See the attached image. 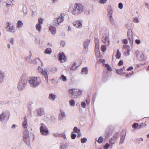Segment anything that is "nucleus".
<instances>
[{
  "instance_id": "nucleus-1",
  "label": "nucleus",
  "mask_w": 149,
  "mask_h": 149,
  "mask_svg": "<svg viewBox=\"0 0 149 149\" xmlns=\"http://www.w3.org/2000/svg\"><path fill=\"white\" fill-rule=\"evenodd\" d=\"M70 10H71L72 15L74 16H78L83 13L84 8L81 4L76 3L70 4Z\"/></svg>"
},
{
  "instance_id": "nucleus-2",
  "label": "nucleus",
  "mask_w": 149,
  "mask_h": 149,
  "mask_svg": "<svg viewBox=\"0 0 149 149\" xmlns=\"http://www.w3.org/2000/svg\"><path fill=\"white\" fill-rule=\"evenodd\" d=\"M28 82L31 87L36 88L40 85L41 80L39 77H29Z\"/></svg>"
},
{
  "instance_id": "nucleus-3",
  "label": "nucleus",
  "mask_w": 149,
  "mask_h": 149,
  "mask_svg": "<svg viewBox=\"0 0 149 149\" xmlns=\"http://www.w3.org/2000/svg\"><path fill=\"white\" fill-rule=\"evenodd\" d=\"M27 79L25 74L22 75L21 79L18 83V89L19 91H22L26 87L27 84Z\"/></svg>"
},
{
  "instance_id": "nucleus-4",
  "label": "nucleus",
  "mask_w": 149,
  "mask_h": 149,
  "mask_svg": "<svg viewBox=\"0 0 149 149\" xmlns=\"http://www.w3.org/2000/svg\"><path fill=\"white\" fill-rule=\"evenodd\" d=\"M82 92L81 90L75 88L70 89L68 91V92L71 95V97L73 99L77 98L82 94Z\"/></svg>"
},
{
  "instance_id": "nucleus-5",
  "label": "nucleus",
  "mask_w": 149,
  "mask_h": 149,
  "mask_svg": "<svg viewBox=\"0 0 149 149\" xmlns=\"http://www.w3.org/2000/svg\"><path fill=\"white\" fill-rule=\"evenodd\" d=\"M65 15V14L61 13L57 18L54 19L53 20L54 24L56 26L60 25L64 21Z\"/></svg>"
},
{
  "instance_id": "nucleus-6",
  "label": "nucleus",
  "mask_w": 149,
  "mask_h": 149,
  "mask_svg": "<svg viewBox=\"0 0 149 149\" xmlns=\"http://www.w3.org/2000/svg\"><path fill=\"white\" fill-rule=\"evenodd\" d=\"M40 134L42 136H46L49 134V131L46 126L42 123L40 125Z\"/></svg>"
},
{
  "instance_id": "nucleus-7",
  "label": "nucleus",
  "mask_w": 149,
  "mask_h": 149,
  "mask_svg": "<svg viewBox=\"0 0 149 149\" xmlns=\"http://www.w3.org/2000/svg\"><path fill=\"white\" fill-rule=\"evenodd\" d=\"M23 139L24 141L28 145L30 143V137L29 136V132L27 131H26L23 133Z\"/></svg>"
},
{
  "instance_id": "nucleus-8",
  "label": "nucleus",
  "mask_w": 149,
  "mask_h": 149,
  "mask_svg": "<svg viewBox=\"0 0 149 149\" xmlns=\"http://www.w3.org/2000/svg\"><path fill=\"white\" fill-rule=\"evenodd\" d=\"M127 37L129 41V42L132 47L133 46V39L132 36V30L131 29H129L127 32Z\"/></svg>"
},
{
  "instance_id": "nucleus-9",
  "label": "nucleus",
  "mask_w": 149,
  "mask_h": 149,
  "mask_svg": "<svg viewBox=\"0 0 149 149\" xmlns=\"http://www.w3.org/2000/svg\"><path fill=\"white\" fill-rule=\"evenodd\" d=\"M6 29L7 31L9 32L13 33L15 31L13 26L9 22H8L7 23Z\"/></svg>"
},
{
  "instance_id": "nucleus-10",
  "label": "nucleus",
  "mask_w": 149,
  "mask_h": 149,
  "mask_svg": "<svg viewBox=\"0 0 149 149\" xmlns=\"http://www.w3.org/2000/svg\"><path fill=\"white\" fill-rule=\"evenodd\" d=\"M8 118L9 117L7 116L5 111H3L0 114V122H3L5 120H8Z\"/></svg>"
},
{
  "instance_id": "nucleus-11",
  "label": "nucleus",
  "mask_w": 149,
  "mask_h": 149,
  "mask_svg": "<svg viewBox=\"0 0 149 149\" xmlns=\"http://www.w3.org/2000/svg\"><path fill=\"white\" fill-rule=\"evenodd\" d=\"M58 59L61 63L64 62L66 60V58L63 53H60L58 55Z\"/></svg>"
},
{
  "instance_id": "nucleus-12",
  "label": "nucleus",
  "mask_w": 149,
  "mask_h": 149,
  "mask_svg": "<svg viewBox=\"0 0 149 149\" xmlns=\"http://www.w3.org/2000/svg\"><path fill=\"white\" fill-rule=\"evenodd\" d=\"M102 40L107 46H108L110 44L109 37L107 35L104 34L103 35Z\"/></svg>"
},
{
  "instance_id": "nucleus-13",
  "label": "nucleus",
  "mask_w": 149,
  "mask_h": 149,
  "mask_svg": "<svg viewBox=\"0 0 149 149\" xmlns=\"http://www.w3.org/2000/svg\"><path fill=\"white\" fill-rule=\"evenodd\" d=\"M57 97V95L55 93H51L49 94L48 98L50 101H54L56 99Z\"/></svg>"
},
{
  "instance_id": "nucleus-14",
  "label": "nucleus",
  "mask_w": 149,
  "mask_h": 149,
  "mask_svg": "<svg viewBox=\"0 0 149 149\" xmlns=\"http://www.w3.org/2000/svg\"><path fill=\"white\" fill-rule=\"evenodd\" d=\"M126 135V132L125 131H123L121 133L120 141L119 143L120 145H121L123 143Z\"/></svg>"
},
{
  "instance_id": "nucleus-15",
  "label": "nucleus",
  "mask_w": 149,
  "mask_h": 149,
  "mask_svg": "<svg viewBox=\"0 0 149 149\" xmlns=\"http://www.w3.org/2000/svg\"><path fill=\"white\" fill-rule=\"evenodd\" d=\"M66 117V114L65 111L62 109L60 110V114L58 117L60 120L63 119Z\"/></svg>"
},
{
  "instance_id": "nucleus-16",
  "label": "nucleus",
  "mask_w": 149,
  "mask_h": 149,
  "mask_svg": "<svg viewBox=\"0 0 149 149\" xmlns=\"http://www.w3.org/2000/svg\"><path fill=\"white\" fill-rule=\"evenodd\" d=\"M118 139L117 136H113L112 137L109 141V143L111 145V148L112 146L114 144Z\"/></svg>"
},
{
  "instance_id": "nucleus-17",
  "label": "nucleus",
  "mask_w": 149,
  "mask_h": 149,
  "mask_svg": "<svg viewBox=\"0 0 149 149\" xmlns=\"http://www.w3.org/2000/svg\"><path fill=\"white\" fill-rule=\"evenodd\" d=\"M73 24L74 26L77 28H81L82 26L81 22L79 20L76 21L74 22Z\"/></svg>"
},
{
  "instance_id": "nucleus-18",
  "label": "nucleus",
  "mask_w": 149,
  "mask_h": 149,
  "mask_svg": "<svg viewBox=\"0 0 149 149\" xmlns=\"http://www.w3.org/2000/svg\"><path fill=\"white\" fill-rule=\"evenodd\" d=\"M38 114L40 116L44 115L45 113L44 110L43 108H40L38 109L37 110Z\"/></svg>"
},
{
  "instance_id": "nucleus-19",
  "label": "nucleus",
  "mask_w": 149,
  "mask_h": 149,
  "mask_svg": "<svg viewBox=\"0 0 149 149\" xmlns=\"http://www.w3.org/2000/svg\"><path fill=\"white\" fill-rule=\"evenodd\" d=\"M41 73L45 77L46 81H47L48 77V74H49V72L47 70H43V71L41 72Z\"/></svg>"
},
{
  "instance_id": "nucleus-20",
  "label": "nucleus",
  "mask_w": 149,
  "mask_h": 149,
  "mask_svg": "<svg viewBox=\"0 0 149 149\" xmlns=\"http://www.w3.org/2000/svg\"><path fill=\"white\" fill-rule=\"evenodd\" d=\"M49 29L53 34H55L56 33V29L55 26L53 25L50 26Z\"/></svg>"
},
{
  "instance_id": "nucleus-21",
  "label": "nucleus",
  "mask_w": 149,
  "mask_h": 149,
  "mask_svg": "<svg viewBox=\"0 0 149 149\" xmlns=\"http://www.w3.org/2000/svg\"><path fill=\"white\" fill-rule=\"evenodd\" d=\"M90 42V40L89 39H87L84 42V45L85 50L87 51L88 50V46Z\"/></svg>"
},
{
  "instance_id": "nucleus-22",
  "label": "nucleus",
  "mask_w": 149,
  "mask_h": 149,
  "mask_svg": "<svg viewBox=\"0 0 149 149\" xmlns=\"http://www.w3.org/2000/svg\"><path fill=\"white\" fill-rule=\"evenodd\" d=\"M124 48L127 49V51L125 52L124 53V54L125 56H127L130 55V46L128 45L124 46Z\"/></svg>"
},
{
  "instance_id": "nucleus-23",
  "label": "nucleus",
  "mask_w": 149,
  "mask_h": 149,
  "mask_svg": "<svg viewBox=\"0 0 149 149\" xmlns=\"http://www.w3.org/2000/svg\"><path fill=\"white\" fill-rule=\"evenodd\" d=\"M5 77L4 73L1 70H0V84L3 81Z\"/></svg>"
},
{
  "instance_id": "nucleus-24",
  "label": "nucleus",
  "mask_w": 149,
  "mask_h": 149,
  "mask_svg": "<svg viewBox=\"0 0 149 149\" xmlns=\"http://www.w3.org/2000/svg\"><path fill=\"white\" fill-rule=\"evenodd\" d=\"M24 119V120L22 124V126L24 128H26L28 126L27 119L26 117H25Z\"/></svg>"
},
{
  "instance_id": "nucleus-25",
  "label": "nucleus",
  "mask_w": 149,
  "mask_h": 149,
  "mask_svg": "<svg viewBox=\"0 0 149 149\" xmlns=\"http://www.w3.org/2000/svg\"><path fill=\"white\" fill-rule=\"evenodd\" d=\"M88 73V68L85 67L82 68L81 70V73L82 74L87 75Z\"/></svg>"
},
{
  "instance_id": "nucleus-26",
  "label": "nucleus",
  "mask_w": 149,
  "mask_h": 149,
  "mask_svg": "<svg viewBox=\"0 0 149 149\" xmlns=\"http://www.w3.org/2000/svg\"><path fill=\"white\" fill-rule=\"evenodd\" d=\"M125 69V67H123L122 68H120V70H117L116 71V72L117 74L119 75H122L123 74H125V72H123V70Z\"/></svg>"
},
{
  "instance_id": "nucleus-27",
  "label": "nucleus",
  "mask_w": 149,
  "mask_h": 149,
  "mask_svg": "<svg viewBox=\"0 0 149 149\" xmlns=\"http://www.w3.org/2000/svg\"><path fill=\"white\" fill-rule=\"evenodd\" d=\"M48 70L49 71V73L53 74L57 72V69L55 67H53L49 68Z\"/></svg>"
},
{
  "instance_id": "nucleus-28",
  "label": "nucleus",
  "mask_w": 149,
  "mask_h": 149,
  "mask_svg": "<svg viewBox=\"0 0 149 149\" xmlns=\"http://www.w3.org/2000/svg\"><path fill=\"white\" fill-rule=\"evenodd\" d=\"M40 62H41V64H42V63L40 59L38 58H36L34 60H32V62L31 64H35L39 63Z\"/></svg>"
},
{
  "instance_id": "nucleus-29",
  "label": "nucleus",
  "mask_w": 149,
  "mask_h": 149,
  "mask_svg": "<svg viewBox=\"0 0 149 149\" xmlns=\"http://www.w3.org/2000/svg\"><path fill=\"white\" fill-rule=\"evenodd\" d=\"M31 55L30 54L29 55L25 57V59L29 63L31 64L32 62V60L31 59Z\"/></svg>"
},
{
  "instance_id": "nucleus-30",
  "label": "nucleus",
  "mask_w": 149,
  "mask_h": 149,
  "mask_svg": "<svg viewBox=\"0 0 149 149\" xmlns=\"http://www.w3.org/2000/svg\"><path fill=\"white\" fill-rule=\"evenodd\" d=\"M23 23L21 20H18L17 22V28L19 29L22 28L23 26Z\"/></svg>"
},
{
  "instance_id": "nucleus-31",
  "label": "nucleus",
  "mask_w": 149,
  "mask_h": 149,
  "mask_svg": "<svg viewBox=\"0 0 149 149\" xmlns=\"http://www.w3.org/2000/svg\"><path fill=\"white\" fill-rule=\"evenodd\" d=\"M36 30L39 32H40L42 29V26L39 24H36Z\"/></svg>"
},
{
  "instance_id": "nucleus-32",
  "label": "nucleus",
  "mask_w": 149,
  "mask_h": 149,
  "mask_svg": "<svg viewBox=\"0 0 149 149\" xmlns=\"http://www.w3.org/2000/svg\"><path fill=\"white\" fill-rule=\"evenodd\" d=\"M68 147V144L67 143L61 144L60 149H66Z\"/></svg>"
},
{
  "instance_id": "nucleus-33",
  "label": "nucleus",
  "mask_w": 149,
  "mask_h": 149,
  "mask_svg": "<svg viewBox=\"0 0 149 149\" xmlns=\"http://www.w3.org/2000/svg\"><path fill=\"white\" fill-rule=\"evenodd\" d=\"M112 10L111 8H109L107 10V14L109 17H111L112 16Z\"/></svg>"
},
{
  "instance_id": "nucleus-34",
  "label": "nucleus",
  "mask_w": 149,
  "mask_h": 149,
  "mask_svg": "<svg viewBox=\"0 0 149 149\" xmlns=\"http://www.w3.org/2000/svg\"><path fill=\"white\" fill-rule=\"evenodd\" d=\"M52 52V50L51 48H47L45 51V54H50Z\"/></svg>"
},
{
  "instance_id": "nucleus-35",
  "label": "nucleus",
  "mask_w": 149,
  "mask_h": 149,
  "mask_svg": "<svg viewBox=\"0 0 149 149\" xmlns=\"http://www.w3.org/2000/svg\"><path fill=\"white\" fill-rule=\"evenodd\" d=\"M121 53L118 49L117 50V52L116 55V57L117 59H120L121 57Z\"/></svg>"
},
{
  "instance_id": "nucleus-36",
  "label": "nucleus",
  "mask_w": 149,
  "mask_h": 149,
  "mask_svg": "<svg viewBox=\"0 0 149 149\" xmlns=\"http://www.w3.org/2000/svg\"><path fill=\"white\" fill-rule=\"evenodd\" d=\"M73 132L75 133H79L80 132V130L79 128H78L77 127H75L73 129Z\"/></svg>"
},
{
  "instance_id": "nucleus-37",
  "label": "nucleus",
  "mask_w": 149,
  "mask_h": 149,
  "mask_svg": "<svg viewBox=\"0 0 149 149\" xmlns=\"http://www.w3.org/2000/svg\"><path fill=\"white\" fill-rule=\"evenodd\" d=\"M95 140L97 141L98 143H102L104 141V139L102 136H100L98 138V139L97 140V139H95Z\"/></svg>"
},
{
  "instance_id": "nucleus-38",
  "label": "nucleus",
  "mask_w": 149,
  "mask_h": 149,
  "mask_svg": "<svg viewBox=\"0 0 149 149\" xmlns=\"http://www.w3.org/2000/svg\"><path fill=\"white\" fill-rule=\"evenodd\" d=\"M109 17V20L111 24L113 25H115L116 24V22L112 17Z\"/></svg>"
},
{
  "instance_id": "nucleus-39",
  "label": "nucleus",
  "mask_w": 149,
  "mask_h": 149,
  "mask_svg": "<svg viewBox=\"0 0 149 149\" xmlns=\"http://www.w3.org/2000/svg\"><path fill=\"white\" fill-rule=\"evenodd\" d=\"M104 67L106 68L108 71H111L112 70V69L111 66L108 64H105Z\"/></svg>"
},
{
  "instance_id": "nucleus-40",
  "label": "nucleus",
  "mask_w": 149,
  "mask_h": 149,
  "mask_svg": "<svg viewBox=\"0 0 149 149\" xmlns=\"http://www.w3.org/2000/svg\"><path fill=\"white\" fill-rule=\"evenodd\" d=\"M60 79H61L62 81L64 82L66 81L67 79L66 77L64 75L62 74L60 78Z\"/></svg>"
},
{
  "instance_id": "nucleus-41",
  "label": "nucleus",
  "mask_w": 149,
  "mask_h": 149,
  "mask_svg": "<svg viewBox=\"0 0 149 149\" xmlns=\"http://www.w3.org/2000/svg\"><path fill=\"white\" fill-rule=\"evenodd\" d=\"M99 46H95V56H96V54H98L99 53Z\"/></svg>"
},
{
  "instance_id": "nucleus-42",
  "label": "nucleus",
  "mask_w": 149,
  "mask_h": 149,
  "mask_svg": "<svg viewBox=\"0 0 149 149\" xmlns=\"http://www.w3.org/2000/svg\"><path fill=\"white\" fill-rule=\"evenodd\" d=\"M70 105L72 106H74L75 104V102L74 100H70Z\"/></svg>"
},
{
  "instance_id": "nucleus-43",
  "label": "nucleus",
  "mask_w": 149,
  "mask_h": 149,
  "mask_svg": "<svg viewBox=\"0 0 149 149\" xmlns=\"http://www.w3.org/2000/svg\"><path fill=\"white\" fill-rule=\"evenodd\" d=\"M27 9L26 7H23L22 9V12L24 14V15H25L27 13Z\"/></svg>"
},
{
  "instance_id": "nucleus-44",
  "label": "nucleus",
  "mask_w": 149,
  "mask_h": 149,
  "mask_svg": "<svg viewBox=\"0 0 149 149\" xmlns=\"http://www.w3.org/2000/svg\"><path fill=\"white\" fill-rule=\"evenodd\" d=\"M38 23L37 24H39L42 25L43 23V19L41 18H39L38 19Z\"/></svg>"
},
{
  "instance_id": "nucleus-45",
  "label": "nucleus",
  "mask_w": 149,
  "mask_h": 149,
  "mask_svg": "<svg viewBox=\"0 0 149 149\" xmlns=\"http://www.w3.org/2000/svg\"><path fill=\"white\" fill-rule=\"evenodd\" d=\"M111 147V145L108 143H106L104 146V149H108L110 147Z\"/></svg>"
},
{
  "instance_id": "nucleus-46",
  "label": "nucleus",
  "mask_w": 149,
  "mask_h": 149,
  "mask_svg": "<svg viewBox=\"0 0 149 149\" xmlns=\"http://www.w3.org/2000/svg\"><path fill=\"white\" fill-rule=\"evenodd\" d=\"M107 47L106 46L104 45H102L101 47V50L103 52H104L106 50Z\"/></svg>"
},
{
  "instance_id": "nucleus-47",
  "label": "nucleus",
  "mask_w": 149,
  "mask_h": 149,
  "mask_svg": "<svg viewBox=\"0 0 149 149\" xmlns=\"http://www.w3.org/2000/svg\"><path fill=\"white\" fill-rule=\"evenodd\" d=\"M77 136V135L74 134V132H72L71 133V138L72 139H74Z\"/></svg>"
},
{
  "instance_id": "nucleus-48",
  "label": "nucleus",
  "mask_w": 149,
  "mask_h": 149,
  "mask_svg": "<svg viewBox=\"0 0 149 149\" xmlns=\"http://www.w3.org/2000/svg\"><path fill=\"white\" fill-rule=\"evenodd\" d=\"M95 46L99 45V40L98 38H96L95 39Z\"/></svg>"
},
{
  "instance_id": "nucleus-49",
  "label": "nucleus",
  "mask_w": 149,
  "mask_h": 149,
  "mask_svg": "<svg viewBox=\"0 0 149 149\" xmlns=\"http://www.w3.org/2000/svg\"><path fill=\"white\" fill-rule=\"evenodd\" d=\"M40 40L37 38H36L35 39V42L38 44H40Z\"/></svg>"
},
{
  "instance_id": "nucleus-50",
  "label": "nucleus",
  "mask_w": 149,
  "mask_h": 149,
  "mask_svg": "<svg viewBox=\"0 0 149 149\" xmlns=\"http://www.w3.org/2000/svg\"><path fill=\"white\" fill-rule=\"evenodd\" d=\"M139 127V124L137 123H134L132 126V127L134 129H136L138 127Z\"/></svg>"
},
{
  "instance_id": "nucleus-51",
  "label": "nucleus",
  "mask_w": 149,
  "mask_h": 149,
  "mask_svg": "<svg viewBox=\"0 0 149 149\" xmlns=\"http://www.w3.org/2000/svg\"><path fill=\"white\" fill-rule=\"evenodd\" d=\"M87 141V139L86 138H83L81 139V142L82 143H85Z\"/></svg>"
},
{
  "instance_id": "nucleus-52",
  "label": "nucleus",
  "mask_w": 149,
  "mask_h": 149,
  "mask_svg": "<svg viewBox=\"0 0 149 149\" xmlns=\"http://www.w3.org/2000/svg\"><path fill=\"white\" fill-rule=\"evenodd\" d=\"M146 126V124L144 123H143L141 124H140V125H139V129H141L142 128V127H145Z\"/></svg>"
},
{
  "instance_id": "nucleus-53",
  "label": "nucleus",
  "mask_w": 149,
  "mask_h": 149,
  "mask_svg": "<svg viewBox=\"0 0 149 149\" xmlns=\"http://www.w3.org/2000/svg\"><path fill=\"white\" fill-rule=\"evenodd\" d=\"M133 21L134 23H137L139 22V20L137 17H135L133 19Z\"/></svg>"
},
{
  "instance_id": "nucleus-54",
  "label": "nucleus",
  "mask_w": 149,
  "mask_h": 149,
  "mask_svg": "<svg viewBox=\"0 0 149 149\" xmlns=\"http://www.w3.org/2000/svg\"><path fill=\"white\" fill-rule=\"evenodd\" d=\"M118 7L120 9H122L123 8V5L122 3H120L118 4Z\"/></svg>"
},
{
  "instance_id": "nucleus-55",
  "label": "nucleus",
  "mask_w": 149,
  "mask_h": 149,
  "mask_svg": "<svg viewBox=\"0 0 149 149\" xmlns=\"http://www.w3.org/2000/svg\"><path fill=\"white\" fill-rule=\"evenodd\" d=\"M107 0H100L99 3H100L104 4L107 1Z\"/></svg>"
},
{
  "instance_id": "nucleus-56",
  "label": "nucleus",
  "mask_w": 149,
  "mask_h": 149,
  "mask_svg": "<svg viewBox=\"0 0 149 149\" xmlns=\"http://www.w3.org/2000/svg\"><path fill=\"white\" fill-rule=\"evenodd\" d=\"M77 66H76L75 64H74L73 66L71 68V69L72 70H74L76 69Z\"/></svg>"
},
{
  "instance_id": "nucleus-57",
  "label": "nucleus",
  "mask_w": 149,
  "mask_h": 149,
  "mask_svg": "<svg viewBox=\"0 0 149 149\" xmlns=\"http://www.w3.org/2000/svg\"><path fill=\"white\" fill-rule=\"evenodd\" d=\"M50 119L52 121H54L56 120V117L54 116H52L50 117Z\"/></svg>"
},
{
  "instance_id": "nucleus-58",
  "label": "nucleus",
  "mask_w": 149,
  "mask_h": 149,
  "mask_svg": "<svg viewBox=\"0 0 149 149\" xmlns=\"http://www.w3.org/2000/svg\"><path fill=\"white\" fill-rule=\"evenodd\" d=\"M65 42L64 41L62 40L61 41L60 45L62 47H63L64 46L65 44Z\"/></svg>"
},
{
  "instance_id": "nucleus-59",
  "label": "nucleus",
  "mask_w": 149,
  "mask_h": 149,
  "mask_svg": "<svg viewBox=\"0 0 149 149\" xmlns=\"http://www.w3.org/2000/svg\"><path fill=\"white\" fill-rule=\"evenodd\" d=\"M138 140L139 142L137 143L138 144H140V143H141V141H143V138H139Z\"/></svg>"
},
{
  "instance_id": "nucleus-60",
  "label": "nucleus",
  "mask_w": 149,
  "mask_h": 149,
  "mask_svg": "<svg viewBox=\"0 0 149 149\" xmlns=\"http://www.w3.org/2000/svg\"><path fill=\"white\" fill-rule=\"evenodd\" d=\"M123 64V62L122 60H120L118 63V65L120 66Z\"/></svg>"
},
{
  "instance_id": "nucleus-61",
  "label": "nucleus",
  "mask_w": 149,
  "mask_h": 149,
  "mask_svg": "<svg viewBox=\"0 0 149 149\" xmlns=\"http://www.w3.org/2000/svg\"><path fill=\"white\" fill-rule=\"evenodd\" d=\"M53 136L56 137H59L60 136V134L57 133H54L53 134Z\"/></svg>"
},
{
  "instance_id": "nucleus-62",
  "label": "nucleus",
  "mask_w": 149,
  "mask_h": 149,
  "mask_svg": "<svg viewBox=\"0 0 149 149\" xmlns=\"http://www.w3.org/2000/svg\"><path fill=\"white\" fill-rule=\"evenodd\" d=\"M10 42L12 44H14V39L13 38H11L9 40Z\"/></svg>"
},
{
  "instance_id": "nucleus-63",
  "label": "nucleus",
  "mask_w": 149,
  "mask_h": 149,
  "mask_svg": "<svg viewBox=\"0 0 149 149\" xmlns=\"http://www.w3.org/2000/svg\"><path fill=\"white\" fill-rule=\"evenodd\" d=\"M145 6L149 10V4L147 3H146L145 4Z\"/></svg>"
},
{
  "instance_id": "nucleus-64",
  "label": "nucleus",
  "mask_w": 149,
  "mask_h": 149,
  "mask_svg": "<svg viewBox=\"0 0 149 149\" xmlns=\"http://www.w3.org/2000/svg\"><path fill=\"white\" fill-rule=\"evenodd\" d=\"M135 42L137 44H139L141 43V41L140 40L136 39L135 40Z\"/></svg>"
}]
</instances>
